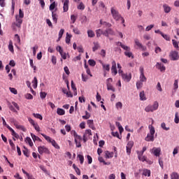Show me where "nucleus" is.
<instances>
[{
    "label": "nucleus",
    "instance_id": "1",
    "mask_svg": "<svg viewBox=\"0 0 179 179\" xmlns=\"http://www.w3.org/2000/svg\"><path fill=\"white\" fill-rule=\"evenodd\" d=\"M110 13H111L113 18L115 21H120V20H121L122 24H123V27H126L125 20H124V17H122L121 14H120L119 11H117V10H116V8H115V7H112L110 8Z\"/></svg>",
    "mask_w": 179,
    "mask_h": 179
},
{
    "label": "nucleus",
    "instance_id": "2",
    "mask_svg": "<svg viewBox=\"0 0 179 179\" xmlns=\"http://www.w3.org/2000/svg\"><path fill=\"white\" fill-rule=\"evenodd\" d=\"M149 129H150V133H148L145 138V140L146 141H155V129L154 126L152 124L149 125Z\"/></svg>",
    "mask_w": 179,
    "mask_h": 179
},
{
    "label": "nucleus",
    "instance_id": "3",
    "mask_svg": "<svg viewBox=\"0 0 179 179\" xmlns=\"http://www.w3.org/2000/svg\"><path fill=\"white\" fill-rule=\"evenodd\" d=\"M159 108V102L155 101L152 105H148L145 106V112H154V110H157Z\"/></svg>",
    "mask_w": 179,
    "mask_h": 179
},
{
    "label": "nucleus",
    "instance_id": "4",
    "mask_svg": "<svg viewBox=\"0 0 179 179\" xmlns=\"http://www.w3.org/2000/svg\"><path fill=\"white\" fill-rule=\"evenodd\" d=\"M42 136L44 137V138H45V140H47L48 141H49V143H51V144L57 149L60 148V145H59V144H57V141H55V140H54L53 138H51V137H50V136H47V134H44L43 133H42Z\"/></svg>",
    "mask_w": 179,
    "mask_h": 179
},
{
    "label": "nucleus",
    "instance_id": "5",
    "mask_svg": "<svg viewBox=\"0 0 179 179\" xmlns=\"http://www.w3.org/2000/svg\"><path fill=\"white\" fill-rule=\"evenodd\" d=\"M146 150H147V147L144 146L143 147V149L141 150V151H137L138 158V159H140V161H143V162L146 161L147 157L145 155H143Z\"/></svg>",
    "mask_w": 179,
    "mask_h": 179
},
{
    "label": "nucleus",
    "instance_id": "6",
    "mask_svg": "<svg viewBox=\"0 0 179 179\" xmlns=\"http://www.w3.org/2000/svg\"><path fill=\"white\" fill-rule=\"evenodd\" d=\"M73 136L75 137V143H76L77 147H81V145H82L81 141L83 140L81 136L78 134V133H76V130H74V131H73Z\"/></svg>",
    "mask_w": 179,
    "mask_h": 179
},
{
    "label": "nucleus",
    "instance_id": "7",
    "mask_svg": "<svg viewBox=\"0 0 179 179\" xmlns=\"http://www.w3.org/2000/svg\"><path fill=\"white\" fill-rule=\"evenodd\" d=\"M122 49L125 50L124 55L125 56H127V57H131V59H134V56L131 52V48L129 46H127L126 45H122Z\"/></svg>",
    "mask_w": 179,
    "mask_h": 179
},
{
    "label": "nucleus",
    "instance_id": "8",
    "mask_svg": "<svg viewBox=\"0 0 179 179\" xmlns=\"http://www.w3.org/2000/svg\"><path fill=\"white\" fill-rule=\"evenodd\" d=\"M15 20H16V22H13L12 24V27L15 29V26L17 27L18 28H21V25L23 22V20H21L20 19V13H19V15H16L15 16Z\"/></svg>",
    "mask_w": 179,
    "mask_h": 179
},
{
    "label": "nucleus",
    "instance_id": "9",
    "mask_svg": "<svg viewBox=\"0 0 179 179\" xmlns=\"http://www.w3.org/2000/svg\"><path fill=\"white\" fill-rule=\"evenodd\" d=\"M38 150L39 154H43L44 152L45 154H50V150H48V148L45 147V145H40L39 147H38Z\"/></svg>",
    "mask_w": 179,
    "mask_h": 179
},
{
    "label": "nucleus",
    "instance_id": "10",
    "mask_svg": "<svg viewBox=\"0 0 179 179\" xmlns=\"http://www.w3.org/2000/svg\"><path fill=\"white\" fill-rule=\"evenodd\" d=\"M111 73L113 76H116L117 74V63L115 60H113L112 62Z\"/></svg>",
    "mask_w": 179,
    "mask_h": 179
},
{
    "label": "nucleus",
    "instance_id": "11",
    "mask_svg": "<svg viewBox=\"0 0 179 179\" xmlns=\"http://www.w3.org/2000/svg\"><path fill=\"white\" fill-rule=\"evenodd\" d=\"M161 151L162 148H160V147H153L151 150V152H152L156 157H160Z\"/></svg>",
    "mask_w": 179,
    "mask_h": 179
},
{
    "label": "nucleus",
    "instance_id": "12",
    "mask_svg": "<svg viewBox=\"0 0 179 179\" xmlns=\"http://www.w3.org/2000/svg\"><path fill=\"white\" fill-rule=\"evenodd\" d=\"M135 45L139 48L141 49V50L145 51L147 50L146 46H144L141 42H140L139 39H135L134 40Z\"/></svg>",
    "mask_w": 179,
    "mask_h": 179
},
{
    "label": "nucleus",
    "instance_id": "13",
    "mask_svg": "<svg viewBox=\"0 0 179 179\" xmlns=\"http://www.w3.org/2000/svg\"><path fill=\"white\" fill-rule=\"evenodd\" d=\"M170 57L171 60H178L179 59L178 52H176V50L171 52Z\"/></svg>",
    "mask_w": 179,
    "mask_h": 179
},
{
    "label": "nucleus",
    "instance_id": "14",
    "mask_svg": "<svg viewBox=\"0 0 179 179\" xmlns=\"http://www.w3.org/2000/svg\"><path fill=\"white\" fill-rule=\"evenodd\" d=\"M62 3L64 4V6H63L64 13H67L69 8V0H62Z\"/></svg>",
    "mask_w": 179,
    "mask_h": 179
},
{
    "label": "nucleus",
    "instance_id": "15",
    "mask_svg": "<svg viewBox=\"0 0 179 179\" xmlns=\"http://www.w3.org/2000/svg\"><path fill=\"white\" fill-rule=\"evenodd\" d=\"M134 145V141H128L127 145V152L128 155L131 154V149H132Z\"/></svg>",
    "mask_w": 179,
    "mask_h": 179
},
{
    "label": "nucleus",
    "instance_id": "16",
    "mask_svg": "<svg viewBox=\"0 0 179 179\" xmlns=\"http://www.w3.org/2000/svg\"><path fill=\"white\" fill-rule=\"evenodd\" d=\"M57 50L59 52L64 60L66 59V53H65L62 48V46H57Z\"/></svg>",
    "mask_w": 179,
    "mask_h": 179
},
{
    "label": "nucleus",
    "instance_id": "17",
    "mask_svg": "<svg viewBox=\"0 0 179 179\" xmlns=\"http://www.w3.org/2000/svg\"><path fill=\"white\" fill-rule=\"evenodd\" d=\"M122 77L124 81L129 83L132 78V75L131 73H129V74H125L123 73V74H122Z\"/></svg>",
    "mask_w": 179,
    "mask_h": 179
},
{
    "label": "nucleus",
    "instance_id": "18",
    "mask_svg": "<svg viewBox=\"0 0 179 179\" xmlns=\"http://www.w3.org/2000/svg\"><path fill=\"white\" fill-rule=\"evenodd\" d=\"M8 130H10V131H11L12 136L15 137V138H19L20 136H19L18 133H16V131L14 130V129H13V127H11L9 124L8 126Z\"/></svg>",
    "mask_w": 179,
    "mask_h": 179
},
{
    "label": "nucleus",
    "instance_id": "19",
    "mask_svg": "<svg viewBox=\"0 0 179 179\" xmlns=\"http://www.w3.org/2000/svg\"><path fill=\"white\" fill-rule=\"evenodd\" d=\"M164 11L166 14H169L171 11V7H170L168 4H164L163 6Z\"/></svg>",
    "mask_w": 179,
    "mask_h": 179
},
{
    "label": "nucleus",
    "instance_id": "20",
    "mask_svg": "<svg viewBox=\"0 0 179 179\" xmlns=\"http://www.w3.org/2000/svg\"><path fill=\"white\" fill-rule=\"evenodd\" d=\"M87 124L89 126V127H91V129H92V130H95L96 129V127L94 124V120H92V119H89L87 120Z\"/></svg>",
    "mask_w": 179,
    "mask_h": 179
},
{
    "label": "nucleus",
    "instance_id": "21",
    "mask_svg": "<svg viewBox=\"0 0 179 179\" xmlns=\"http://www.w3.org/2000/svg\"><path fill=\"white\" fill-rule=\"evenodd\" d=\"M143 176H145V177H150L151 176V171L150 169H144L143 170Z\"/></svg>",
    "mask_w": 179,
    "mask_h": 179
},
{
    "label": "nucleus",
    "instance_id": "22",
    "mask_svg": "<svg viewBox=\"0 0 179 179\" xmlns=\"http://www.w3.org/2000/svg\"><path fill=\"white\" fill-rule=\"evenodd\" d=\"M114 152L108 150L105 151V158H113Z\"/></svg>",
    "mask_w": 179,
    "mask_h": 179
},
{
    "label": "nucleus",
    "instance_id": "23",
    "mask_svg": "<svg viewBox=\"0 0 179 179\" xmlns=\"http://www.w3.org/2000/svg\"><path fill=\"white\" fill-rule=\"evenodd\" d=\"M156 67L159 69L161 71H166V66L162 64V63H157Z\"/></svg>",
    "mask_w": 179,
    "mask_h": 179
},
{
    "label": "nucleus",
    "instance_id": "24",
    "mask_svg": "<svg viewBox=\"0 0 179 179\" xmlns=\"http://www.w3.org/2000/svg\"><path fill=\"white\" fill-rule=\"evenodd\" d=\"M52 20H53L55 24H57V21H58V15H57V14H56L55 13H54V11H52Z\"/></svg>",
    "mask_w": 179,
    "mask_h": 179
},
{
    "label": "nucleus",
    "instance_id": "25",
    "mask_svg": "<svg viewBox=\"0 0 179 179\" xmlns=\"http://www.w3.org/2000/svg\"><path fill=\"white\" fill-rule=\"evenodd\" d=\"M139 96H140L141 101H145L146 96H145V91H141L139 94Z\"/></svg>",
    "mask_w": 179,
    "mask_h": 179
},
{
    "label": "nucleus",
    "instance_id": "26",
    "mask_svg": "<svg viewBox=\"0 0 179 179\" xmlns=\"http://www.w3.org/2000/svg\"><path fill=\"white\" fill-rule=\"evenodd\" d=\"M100 24L101 25H103L105 27H107L108 28H110V27H112V24L110 22H106V21H103V20H101Z\"/></svg>",
    "mask_w": 179,
    "mask_h": 179
},
{
    "label": "nucleus",
    "instance_id": "27",
    "mask_svg": "<svg viewBox=\"0 0 179 179\" xmlns=\"http://www.w3.org/2000/svg\"><path fill=\"white\" fill-rule=\"evenodd\" d=\"M171 179H179V173L178 172H172Z\"/></svg>",
    "mask_w": 179,
    "mask_h": 179
},
{
    "label": "nucleus",
    "instance_id": "28",
    "mask_svg": "<svg viewBox=\"0 0 179 179\" xmlns=\"http://www.w3.org/2000/svg\"><path fill=\"white\" fill-rule=\"evenodd\" d=\"M106 85H107V88L108 90H111L113 92H115V88L113 87V85H112V84L110 83H106Z\"/></svg>",
    "mask_w": 179,
    "mask_h": 179
},
{
    "label": "nucleus",
    "instance_id": "29",
    "mask_svg": "<svg viewBox=\"0 0 179 179\" xmlns=\"http://www.w3.org/2000/svg\"><path fill=\"white\" fill-rule=\"evenodd\" d=\"M100 48L99 42H94V47L92 48L93 52H96Z\"/></svg>",
    "mask_w": 179,
    "mask_h": 179
},
{
    "label": "nucleus",
    "instance_id": "30",
    "mask_svg": "<svg viewBox=\"0 0 179 179\" xmlns=\"http://www.w3.org/2000/svg\"><path fill=\"white\" fill-rule=\"evenodd\" d=\"M99 162H103L104 165H110V162H106L103 157L99 156L98 158Z\"/></svg>",
    "mask_w": 179,
    "mask_h": 179
},
{
    "label": "nucleus",
    "instance_id": "31",
    "mask_svg": "<svg viewBox=\"0 0 179 179\" xmlns=\"http://www.w3.org/2000/svg\"><path fill=\"white\" fill-rule=\"evenodd\" d=\"M8 49H9L10 52H11L12 53H14V46H13L12 41H10V42H9Z\"/></svg>",
    "mask_w": 179,
    "mask_h": 179
},
{
    "label": "nucleus",
    "instance_id": "32",
    "mask_svg": "<svg viewBox=\"0 0 179 179\" xmlns=\"http://www.w3.org/2000/svg\"><path fill=\"white\" fill-rule=\"evenodd\" d=\"M57 113L58 115H65V110L64 109H62V108H57Z\"/></svg>",
    "mask_w": 179,
    "mask_h": 179
},
{
    "label": "nucleus",
    "instance_id": "33",
    "mask_svg": "<svg viewBox=\"0 0 179 179\" xmlns=\"http://www.w3.org/2000/svg\"><path fill=\"white\" fill-rule=\"evenodd\" d=\"M25 141H26V143H29V144L31 147H32L34 145V143L30 137H26Z\"/></svg>",
    "mask_w": 179,
    "mask_h": 179
},
{
    "label": "nucleus",
    "instance_id": "34",
    "mask_svg": "<svg viewBox=\"0 0 179 179\" xmlns=\"http://www.w3.org/2000/svg\"><path fill=\"white\" fill-rule=\"evenodd\" d=\"M87 34H88L89 38H94L95 36V34L94 31H92V29L88 30Z\"/></svg>",
    "mask_w": 179,
    "mask_h": 179
},
{
    "label": "nucleus",
    "instance_id": "35",
    "mask_svg": "<svg viewBox=\"0 0 179 179\" xmlns=\"http://www.w3.org/2000/svg\"><path fill=\"white\" fill-rule=\"evenodd\" d=\"M71 88L73 90L75 95H77V88L76 87V84H74L73 80H71Z\"/></svg>",
    "mask_w": 179,
    "mask_h": 179
},
{
    "label": "nucleus",
    "instance_id": "36",
    "mask_svg": "<svg viewBox=\"0 0 179 179\" xmlns=\"http://www.w3.org/2000/svg\"><path fill=\"white\" fill-rule=\"evenodd\" d=\"M102 67L103 70H106V71H110V64H104L103 63H102Z\"/></svg>",
    "mask_w": 179,
    "mask_h": 179
},
{
    "label": "nucleus",
    "instance_id": "37",
    "mask_svg": "<svg viewBox=\"0 0 179 179\" xmlns=\"http://www.w3.org/2000/svg\"><path fill=\"white\" fill-rule=\"evenodd\" d=\"M140 80L141 81V83H144L145 81H147V78L144 74V71L143 72L142 75L140 76Z\"/></svg>",
    "mask_w": 179,
    "mask_h": 179
},
{
    "label": "nucleus",
    "instance_id": "38",
    "mask_svg": "<svg viewBox=\"0 0 179 179\" xmlns=\"http://www.w3.org/2000/svg\"><path fill=\"white\" fill-rule=\"evenodd\" d=\"M64 34V29H60V31H59V38L57 39V41H60V39H62Z\"/></svg>",
    "mask_w": 179,
    "mask_h": 179
},
{
    "label": "nucleus",
    "instance_id": "39",
    "mask_svg": "<svg viewBox=\"0 0 179 179\" xmlns=\"http://www.w3.org/2000/svg\"><path fill=\"white\" fill-rule=\"evenodd\" d=\"M15 127H17V129H20L23 131H26L27 130L26 127L22 124H15Z\"/></svg>",
    "mask_w": 179,
    "mask_h": 179
},
{
    "label": "nucleus",
    "instance_id": "40",
    "mask_svg": "<svg viewBox=\"0 0 179 179\" xmlns=\"http://www.w3.org/2000/svg\"><path fill=\"white\" fill-rule=\"evenodd\" d=\"M172 42H173V45L174 48H176V49H177V50H179V45H178L177 41H176L175 39H172Z\"/></svg>",
    "mask_w": 179,
    "mask_h": 179
},
{
    "label": "nucleus",
    "instance_id": "41",
    "mask_svg": "<svg viewBox=\"0 0 179 179\" xmlns=\"http://www.w3.org/2000/svg\"><path fill=\"white\" fill-rule=\"evenodd\" d=\"M31 136L32 137L34 141H36V140H39V141H41V138H40V137L36 136V134H34L33 133H31Z\"/></svg>",
    "mask_w": 179,
    "mask_h": 179
},
{
    "label": "nucleus",
    "instance_id": "42",
    "mask_svg": "<svg viewBox=\"0 0 179 179\" xmlns=\"http://www.w3.org/2000/svg\"><path fill=\"white\" fill-rule=\"evenodd\" d=\"M143 85V84L141 79H140V81L136 82V87L138 88V90H139L140 88H142Z\"/></svg>",
    "mask_w": 179,
    "mask_h": 179
},
{
    "label": "nucleus",
    "instance_id": "43",
    "mask_svg": "<svg viewBox=\"0 0 179 179\" xmlns=\"http://www.w3.org/2000/svg\"><path fill=\"white\" fill-rule=\"evenodd\" d=\"M8 141H9L10 145L11 146V148L13 150H16L15 144V143H13V140L9 139Z\"/></svg>",
    "mask_w": 179,
    "mask_h": 179
},
{
    "label": "nucleus",
    "instance_id": "44",
    "mask_svg": "<svg viewBox=\"0 0 179 179\" xmlns=\"http://www.w3.org/2000/svg\"><path fill=\"white\" fill-rule=\"evenodd\" d=\"M72 35H70L69 34H66V43L69 44L71 42V38Z\"/></svg>",
    "mask_w": 179,
    "mask_h": 179
},
{
    "label": "nucleus",
    "instance_id": "45",
    "mask_svg": "<svg viewBox=\"0 0 179 179\" xmlns=\"http://www.w3.org/2000/svg\"><path fill=\"white\" fill-rule=\"evenodd\" d=\"M33 115L34 117H36L37 119H40L41 120H43V116L40 113H33Z\"/></svg>",
    "mask_w": 179,
    "mask_h": 179
},
{
    "label": "nucleus",
    "instance_id": "46",
    "mask_svg": "<svg viewBox=\"0 0 179 179\" xmlns=\"http://www.w3.org/2000/svg\"><path fill=\"white\" fill-rule=\"evenodd\" d=\"M24 150H23V153L24 155H26V157H29V152L28 148H27V147H24Z\"/></svg>",
    "mask_w": 179,
    "mask_h": 179
},
{
    "label": "nucleus",
    "instance_id": "47",
    "mask_svg": "<svg viewBox=\"0 0 179 179\" xmlns=\"http://www.w3.org/2000/svg\"><path fill=\"white\" fill-rule=\"evenodd\" d=\"M19 17H20V20H22V18H24V12L22 11V10L21 8H20V10H19Z\"/></svg>",
    "mask_w": 179,
    "mask_h": 179
},
{
    "label": "nucleus",
    "instance_id": "48",
    "mask_svg": "<svg viewBox=\"0 0 179 179\" xmlns=\"http://www.w3.org/2000/svg\"><path fill=\"white\" fill-rule=\"evenodd\" d=\"M85 6L83 2L80 3L79 6H78V10H85Z\"/></svg>",
    "mask_w": 179,
    "mask_h": 179
},
{
    "label": "nucleus",
    "instance_id": "49",
    "mask_svg": "<svg viewBox=\"0 0 179 179\" xmlns=\"http://www.w3.org/2000/svg\"><path fill=\"white\" fill-rule=\"evenodd\" d=\"M174 122H175V123H179L178 112H176Z\"/></svg>",
    "mask_w": 179,
    "mask_h": 179
},
{
    "label": "nucleus",
    "instance_id": "50",
    "mask_svg": "<svg viewBox=\"0 0 179 179\" xmlns=\"http://www.w3.org/2000/svg\"><path fill=\"white\" fill-rule=\"evenodd\" d=\"M78 157L80 161V164H83L85 159L84 155H83L82 154H78Z\"/></svg>",
    "mask_w": 179,
    "mask_h": 179
},
{
    "label": "nucleus",
    "instance_id": "51",
    "mask_svg": "<svg viewBox=\"0 0 179 179\" xmlns=\"http://www.w3.org/2000/svg\"><path fill=\"white\" fill-rule=\"evenodd\" d=\"M33 82H34V84H33L34 88H37V85H38L37 77H34Z\"/></svg>",
    "mask_w": 179,
    "mask_h": 179
},
{
    "label": "nucleus",
    "instance_id": "52",
    "mask_svg": "<svg viewBox=\"0 0 179 179\" xmlns=\"http://www.w3.org/2000/svg\"><path fill=\"white\" fill-rule=\"evenodd\" d=\"M55 6H56L55 1H53V3H52V4H50V11H52V13L53 12V10H55Z\"/></svg>",
    "mask_w": 179,
    "mask_h": 179
},
{
    "label": "nucleus",
    "instance_id": "53",
    "mask_svg": "<svg viewBox=\"0 0 179 179\" xmlns=\"http://www.w3.org/2000/svg\"><path fill=\"white\" fill-rule=\"evenodd\" d=\"M88 63H89L90 66H96V62H95V60H93V59H90V60H88Z\"/></svg>",
    "mask_w": 179,
    "mask_h": 179
},
{
    "label": "nucleus",
    "instance_id": "54",
    "mask_svg": "<svg viewBox=\"0 0 179 179\" xmlns=\"http://www.w3.org/2000/svg\"><path fill=\"white\" fill-rule=\"evenodd\" d=\"M114 34H115L114 31H113L110 27H109V28H108V36H109V35H114Z\"/></svg>",
    "mask_w": 179,
    "mask_h": 179
},
{
    "label": "nucleus",
    "instance_id": "55",
    "mask_svg": "<svg viewBox=\"0 0 179 179\" xmlns=\"http://www.w3.org/2000/svg\"><path fill=\"white\" fill-rule=\"evenodd\" d=\"M96 36L99 38L102 35L103 31L101 29H96Z\"/></svg>",
    "mask_w": 179,
    "mask_h": 179
},
{
    "label": "nucleus",
    "instance_id": "56",
    "mask_svg": "<svg viewBox=\"0 0 179 179\" xmlns=\"http://www.w3.org/2000/svg\"><path fill=\"white\" fill-rule=\"evenodd\" d=\"M162 36L164 39H166V41H170V39H171V38H170V36H169V35H166V34H163V32H162Z\"/></svg>",
    "mask_w": 179,
    "mask_h": 179
},
{
    "label": "nucleus",
    "instance_id": "57",
    "mask_svg": "<svg viewBox=\"0 0 179 179\" xmlns=\"http://www.w3.org/2000/svg\"><path fill=\"white\" fill-rule=\"evenodd\" d=\"M86 115H84L83 116V119H89L91 116L90 113H89V112H87V110L85 111Z\"/></svg>",
    "mask_w": 179,
    "mask_h": 179
},
{
    "label": "nucleus",
    "instance_id": "58",
    "mask_svg": "<svg viewBox=\"0 0 179 179\" xmlns=\"http://www.w3.org/2000/svg\"><path fill=\"white\" fill-rule=\"evenodd\" d=\"M115 106H116V108L117 109H119V108L122 109V102H117Z\"/></svg>",
    "mask_w": 179,
    "mask_h": 179
},
{
    "label": "nucleus",
    "instance_id": "59",
    "mask_svg": "<svg viewBox=\"0 0 179 179\" xmlns=\"http://www.w3.org/2000/svg\"><path fill=\"white\" fill-rule=\"evenodd\" d=\"M9 89H10V91L11 92H13V94H17V90H16V88H13L12 87H10Z\"/></svg>",
    "mask_w": 179,
    "mask_h": 179
},
{
    "label": "nucleus",
    "instance_id": "60",
    "mask_svg": "<svg viewBox=\"0 0 179 179\" xmlns=\"http://www.w3.org/2000/svg\"><path fill=\"white\" fill-rule=\"evenodd\" d=\"M173 87L174 90H177L178 88V80H175Z\"/></svg>",
    "mask_w": 179,
    "mask_h": 179
},
{
    "label": "nucleus",
    "instance_id": "61",
    "mask_svg": "<svg viewBox=\"0 0 179 179\" xmlns=\"http://www.w3.org/2000/svg\"><path fill=\"white\" fill-rule=\"evenodd\" d=\"M155 25L154 24H151V25H148L146 28H145V31H149L151 29H152V28H154Z\"/></svg>",
    "mask_w": 179,
    "mask_h": 179
},
{
    "label": "nucleus",
    "instance_id": "62",
    "mask_svg": "<svg viewBox=\"0 0 179 179\" xmlns=\"http://www.w3.org/2000/svg\"><path fill=\"white\" fill-rule=\"evenodd\" d=\"M34 129L35 130H36L37 131H40V126L38 124V123H35L34 122Z\"/></svg>",
    "mask_w": 179,
    "mask_h": 179
},
{
    "label": "nucleus",
    "instance_id": "63",
    "mask_svg": "<svg viewBox=\"0 0 179 179\" xmlns=\"http://www.w3.org/2000/svg\"><path fill=\"white\" fill-rule=\"evenodd\" d=\"M76 20H77V18H76V15H73L71 16V20L72 21L73 24H75Z\"/></svg>",
    "mask_w": 179,
    "mask_h": 179
},
{
    "label": "nucleus",
    "instance_id": "64",
    "mask_svg": "<svg viewBox=\"0 0 179 179\" xmlns=\"http://www.w3.org/2000/svg\"><path fill=\"white\" fill-rule=\"evenodd\" d=\"M52 63L53 64H56V63H57V57H56V56H52Z\"/></svg>",
    "mask_w": 179,
    "mask_h": 179
}]
</instances>
